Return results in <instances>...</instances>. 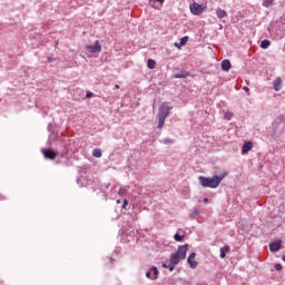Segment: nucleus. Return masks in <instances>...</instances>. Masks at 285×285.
Masks as SVG:
<instances>
[{"label": "nucleus", "instance_id": "1", "mask_svg": "<svg viewBox=\"0 0 285 285\" xmlns=\"http://www.w3.org/2000/svg\"><path fill=\"white\" fill-rule=\"evenodd\" d=\"M226 177V174H222L219 176L215 175L212 178H208L206 176L198 177V181L203 188H217L222 181H224V178Z\"/></svg>", "mask_w": 285, "mask_h": 285}, {"label": "nucleus", "instance_id": "2", "mask_svg": "<svg viewBox=\"0 0 285 285\" xmlns=\"http://www.w3.org/2000/svg\"><path fill=\"white\" fill-rule=\"evenodd\" d=\"M186 253H188V244L178 246L177 250L170 255L169 262L177 266L181 259H186Z\"/></svg>", "mask_w": 285, "mask_h": 285}, {"label": "nucleus", "instance_id": "3", "mask_svg": "<svg viewBox=\"0 0 285 285\" xmlns=\"http://www.w3.org/2000/svg\"><path fill=\"white\" fill-rule=\"evenodd\" d=\"M170 110H173V107L168 102H163L159 107L158 117L166 119L170 115Z\"/></svg>", "mask_w": 285, "mask_h": 285}, {"label": "nucleus", "instance_id": "4", "mask_svg": "<svg viewBox=\"0 0 285 285\" xmlns=\"http://www.w3.org/2000/svg\"><path fill=\"white\" fill-rule=\"evenodd\" d=\"M189 10H190L191 14H195L196 17H199V14H202L204 12V10H206V6L199 4L197 2H193L189 6Z\"/></svg>", "mask_w": 285, "mask_h": 285}, {"label": "nucleus", "instance_id": "5", "mask_svg": "<svg viewBox=\"0 0 285 285\" xmlns=\"http://www.w3.org/2000/svg\"><path fill=\"white\" fill-rule=\"evenodd\" d=\"M41 153L45 159H50V160L57 159L58 154L52 148L41 149Z\"/></svg>", "mask_w": 285, "mask_h": 285}, {"label": "nucleus", "instance_id": "6", "mask_svg": "<svg viewBox=\"0 0 285 285\" xmlns=\"http://www.w3.org/2000/svg\"><path fill=\"white\" fill-rule=\"evenodd\" d=\"M87 52H90L91 55H97V52H101V43H99V40L95 41V45H90L86 47Z\"/></svg>", "mask_w": 285, "mask_h": 285}, {"label": "nucleus", "instance_id": "7", "mask_svg": "<svg viewBox=\"0 0 285 285\" xmlns=\"http://www.w3.org/2000/svg\"><path fill=\"white\" fill-rule=\"evenodd\" d=\"M195 257H197V254L193 252L187 258V264H189V268H191L193 271H195V268H197L198 266V263L195 259Z\"/></svg>", "mask_w": 285, "mask_h": 285}, {"label": "nucleus", "instance_id": "8", "mask_svg": "<svg viewBox=\"0 0 285 285\" xmlns=\"http://www.w3.org/2000/svg\"><path fill=\"white\" fill-rule=\"evenodd\" d=\"M282 248V240H276L269 243V250L271 253H277Z\"/></svg>", "mask_w": 285, "mask_h": 285}, {"label": "nucleus", "instance_id": "9", "mask_svg": "<svg viewBox=\"0 0 285 285\" xmlns=\"http://www.w3.org/2000/svg\"><path fill=\"white\" fill-rule=\"evenodd\" d=\"M250 150H253V142L252 141L244 142V145L242 147V154L246 155V154L250 153Z\"/></svg>", "mask_w": 285, "mask_h": 285}, {"label": "nucleus", "instance_id": "10", "mask_svg": "<svg viewBox=\"0 0 285 285\" xmlns=\"http://www.w3.org/2000/svg\"><path fill=\"white\" fill-rule=\"evenodd\" d=\"M188 77H190V72H188V71H179V72L173 75L174 79H186Z\"/></svg>", "mask_w": 285, "mask_h": 285}, {"label": "nucleus", "instance_id": "11", "mask_svg": "<svg viewBox=\"0 0 285 285\" xmlns=\"http://www.w3.org/2000/svg\"><path fill=\"white\" fill-rule=\"evenodd\" d=\"M220 68H222V70H224L225 72H228V70H230V68H233V65H230V60L225 59V60L222 61Z\"/></svg>", "mask_w": 285, "mask_h": 285}, {"label": "nucleus", "instance_id": "12", "mask_svg": "<svg viewBox=\"0 0 285 285\" xmlns=\"http://www.w3.org/2000/svg\"><path fill=\"white\" fill-rule=\"evenodd\" d=\"M230 253V246L226 245L220 248V259H226V254Z\"/></svg>", "mask_w": 285, "mask_h": 285}, {"label": "nucleus", "instance_id": "13", "mask_svg": "<svg viewBox=\"0 0 285 285\" xmlns=\"http://www.w3.org/2000/svg\"><path fill=\"white\" fill-rule=\"evenodd\" d=\"M273 88L276 90V92H279L282 90V78H276L273 82Z\"/></svg>", "mask_w": 285, "mask_h": 285}, {"label": "nucleus", "instance_id": "14", "mask_svg": "<svg viewBox=\"0 0 285 285\" xmlns=\"http://www.w3.org/2000/svg\"><path fill=\"white\" fill-rule=\"evenodd\" d=\"M216 16L218 17V19H225V17H228V13L224 9H217Z\"/></svg>", "mask_w": 285, "mask_h": 285}, {"label": "nucleus", "instance_id": "15", "mask_svg": "<svg viewBox=\"0 0 285 285\" xmlns=\"http://www.w3.org/2000/svg\"><path fill=\"white\" fill-rule=\"evenodd\" d=\"M156 66H157V62L155 60L153 59L147 60V67L149 68V70H155Z\"/></svg>", "mask_w": 285, "mask_h": 285}, {"label": "nucleus", "instance_id": "16", "mask_svg": "<svg viewBox=\"0 0 285 285\" xmlns=\"http://www.w3.org/2000/svg\"><path fill=\"white\" fill-rule=\"evenodd\" d=\"M269 46H271V40H268V39H265V40H263V41L261 42V48H262L263 50L268 49Z\"/></svg>", "mask_w": 285, "mask_h": 285}, {"label": "nucleus", "instance_id": "17", "mask_svg": "<svg viewBox=\"0 0 285 285\" xmlns=\"http://www.w3.org/2000/svg\"><path fill=\"white\" fill-rule=\"evenodd\" d=\"M275 3V0H263L264 8H271Z\"/></svg>", "mask_w": 285, "mask_h": 285}, {"label": "nucleus", "instance_id": "18", "mask_svg": "<svg viewBox=\"0 0 285 285\" xmlns=\"http://www.w3.org/2000/svg\"><path fill=\"white\" fill-rule=\"evenodd\" d=\"M285 121V118H284V116H278L276 119H275V122H274V128H275V126H277V125H279V124H282V122H284Z\"/></svg>", "mask_w": 285, "mask_h": 285}, {"label": "nucleus", "instance_id": "19", "mask_svg": "<svg viewBox=\"0 0 285 285\" xmlns=\"http://www.w3.org/2000/svg\"><path fill=\"white\" fill-rule=\"evenodd\" d=\"M92 157H96L97 159L101 158V149H94Z\"/></svg>", "mask_w": 285, "mask_h": 285}, {"label": "nucleus", "instance_id": "20", "mask_svg": "<svg viewBox=\"0 0 285 285\" xmlns=\"http://www.w3.org/2000/svg\"><path fill=\"white\" fill-rule=\"evenodd\" d=\"M151 271H153V273H154L153 279H154V281H155V279H158V277H159V269H157L156 266H153V267H151Z\"/></svg>", "mask_w": 285, "mask_h": 285}, {"label": "nucleus", "instance_id": "21", "mask_svg": "<svg viewBox=\"0 0 285 285\" xmlns=\"http://www.w3.org/2000/svg\"><path fill=\"white\" fill-rule=\"evenodd\" d=\"M164 124H166V118L158 116V128H164Z\"/></svg>", "mask_w": 285, "mask_h": 285}, {"label": "nucleus", "instance_id": "22", "mask_svg": "<svg viewBox=\"0 0 285 285\" xmlns=\"http://www.w3.org/2000/svg\"><path fill=\"white\" fill-rule=\"evenodd\" d=\"M188 43V36H185L180 39L179 46H186Z\"/></svg>", "mask_w": 285, "mask_h": 285}, {"label": "nucleus", "instance_id": "23", "mask_svg": "<svg viewBox=\"0 0 285 285\" xmlns=\"http://www.w3.org/2000/svg\"><path fill=\"white\" fill-rule=\"evenodd\" d=\"M174 239H175V242H184V236H181V235H179V234H175L174 235Z\"/></svg>", "mask_w": 285, "mask_h": 285}, {"label": "nucleus", "instance_id": "24", "mask_svg": "<svg viewBox=\"0 0 285 285\" xmlns=\"http://www.w3.org/2000/svg\"><path fill=\"white\" fill-rule=\"evenodd\" d=\"M175 266H177V265L169 262V265L167 268L169 269L170 273H173V271H175Z\"/></svg>", "mask_w": 285, "mask_h": 285}, {"label": "nucleus", "instance_id": "25", "mask_svg": "<svg viewBox=\"0 0 285 285\" xmlns=\"http://www.w3.org/2000/svg\"><path fill=\"white\" fill-rule=\"evenodd\" d=\"M275 271H282V264H276L275 265Z\"/></svg>", "mask_w": 285, "mask_h": 285}, {"label": "nucleus", "instance_id": "26", "mask_svg": "<svg viewBox=\"0 0 285 285\" xmlns=\"http://www.w3.org/2000/svg\"><path fill=\"white\" fill-rule=\"evenodd\" d=\"M92 95H94V94H92V92H90V91H89V92H87V95H86L87 99H90V98L92 97Z\"/></svg>", "mask_w": 285, "mask_h": 285}, {"label": "nucleus", "instance_id": "27", "mask_svg": "<svg viewBox=\"0 0 285 285\" xmlns=\"http://www.w3.org/2000/svg\"><path fill=\"white\" fill-rule=\"evenodd\" d=\"M164 144H173V140L166 138V139L164 140Z\"/></svg>", "mask_w": 285, "mask_h": 285}, {"label": "nucleus", "instance_id": "28", "mask_svg": "<svg viewBox=\"0 0 285 285\" xmlns=\"http://www.w3.org/2000/svg\"><path fill=\"white\" fill-rule=\"evenodd\" d=\"M126 206H128V199L124 200L122 208H126Z\"/></svg>", "mask_w": 285, "mask_h": 285}, {"label": "nucleus", "instance_id": "29", "mask_svg": "<svg viewBox=\"0 0 285 285\" xmlns=\"http://www.w3.org/2000/svg\"><path fill=\"white\" fill-rule=\"evenodd\" d=\"M228 121H230V114H225L224 116Z\"/></svg>", "mask_w": 285, "mask_h": 285}, {"label": "nucleus", "instance_id": "30", "mask_svg": "<svg viewBox=\"0 0 285 285\" xmlns=\"http://www.w3.org/2000/svg\"><path fill=\"white\" fill-rule=\"evenodd\" d=\"M243 90H245V92H249L250 89L248 87H244Z\"/></svg>", "mask_w": 285, "mask_h": 285}, {"label": "nucleus", "instance_id": "31", "mask_svg": "<svg viewBox=\"0 0 285 285\" xmlns=\"http://www.w3.org/2000/svg\"><path fill=\"white\" fill-rule=\"evenodd\" d=\"M161 266H163V268H168V266H169V265H168V264H166V263H163V265H161Z\"/></svg>", "mask_w": 285, "mask_h": 285}, {"label": "nucleus", "instance_id": "32", "mask_svg": "<svg viewBox=\"0 0 285 285\" xmlns=\"http://www.w3.org/2000/svg\"><path fill=\"white\" fill-rule=\"evenodd\" d=\"M150 275H151L150 272H147V273H146V277H147L148 279H150Z\"/></svg>", "mask_w": 285, "mask_h": 285}, {"label": "nucleus", "instance_id": "33", "mask_svg": "<svg viewBox=\"0 0 285 285\" xmlns=\"http://www.w3.org/2000/svg\"><path fill=\"white\" fill-rule=\"evenodd\" d=\"M155 1H157L158 3L164 4V1H165V0H155Z\"/></svg>", "mask_w": 285, "mask_h": 285}, {"label": "nucleus", "instance_id": "34", "mask_svg": "<svg viewBox=\"0 0 285 285\" xmlns=\"http://www.w3.org/2000/svg\"><path fill=\"white\" fill-rule=\"evenodd\" d=\"M204 203H205V204H208V198H204Z\"/></svg>", "mask_w": 285, "mask_h": 285}, {"label": "nucleus", "instance_id": "35", "mask_svg": "<svg viewBox=\"0 0 285 285\" xmlns=\"http://www.w3.org/2000/svg\"><path fill=\"white\" fill-rule=\"evenodd\" d=\"M49 63H52V58H48Z\"/></svg>", "mask_w": 285, "mask_h": 285}, {"label": "nucleus", "instance_id": "36", "mask_svg": "<svg viewBox=\"0 0 285 285\" xmlns=\"http://www.w3.org/2000/svg\"><path fill=\"white\" fill-rule=\"evenodd\" d=\"M175 46H176V48H179V43L176 42Z\"/></svg>", "mask_w": 285, "mask_h": 285}, {"label": "nucleus", "instance_id": "37", "mask_svg": "<svg viewBox=\"0 0 285 285\" xmlns=\"http://www.w3.org/2000/svg\"><path fill=\"white\" fill-rule=\"evenodd\" d=\"M282 259H283V262H285V255H283Z\"/></svg>", "mask_w": 285, "mask_h": 285}, {"label": "nucleus", "instance_id": "38", "mask_svg": "<svg viewBox=\"0 0 285 285\" xmlns=\"http://www.w3.org/2000/svg\"><path fill=\"white\" fill-rule=\"evenodd\" d=\"M116 88H119V85H116Z\"/></svg>", "mask_w": 285, "mask_h": 285}]
</instances>
